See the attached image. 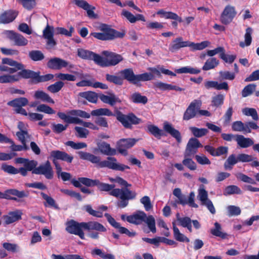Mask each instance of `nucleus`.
<instances>
[{"mask_svg": "<svg viewBox=\"0 0 259 259\" xmlns=\"http://www.w3.org/2000/svg\"><path fill=\"white\" fill-rule=\"evenodd\" d=\"M235 141L239 147L241 148H246L252 146L254 141L252 139L245 138L241 135H236Z\"/></svg>", "mask_w": 259, "mask_h": 259, "instance_id": "nucleus-25", "label": "nucleus"}, {"mask_svg": "<svg viewBox=\"0 0 259 259\" xmlns=\"http://www.w3.org/2000/svg\"><path fill=\"white\" fill-rule=\"evenodd\" d=\"M83 229L89 231L95 230L98 232H105L106 231V229L101 224L95 221L83 222Z\"/></svg>", "mask_w": 259, "mask_h": 259, "instance_id": "nucleus-26", "label": "nucleus"}, {"mask_svg": "<svg viewBox=\"0 0 259 259\" xmlns=\"http://www.w3.org/2000/svg\"><path fill=\"white\" fill-rule=\"evenodd\" d=\"M36 110L48 114H53L55 113V111L54 110L46 104L39 105L37 106Z\"/></svg>", "mask_w": 259, "mask_h": 259, "instance_id": "nucleus-59", "label": "nucleus"}, {"mask_svg": "<svg viewBox=\"0 0 259 259\" xmlns=\"http://www.w3.org/2000/svg\"><path fill=\"white\" fill-rule=\"evenodd\" d=\"M242 113L246 116H250L254 120L258 119V116L256 110L252 108H245L242 109Z\"/></svg>", "mask_w": 259, "mask_h": 259, "instance_id": "nucleus-56", "label": "nucleus"}, {"mask_svg": "<svg viewBox=\"0 0 259 259\" xmlns=\"http://www.w3.org/2000/svg\"><path fill=\"white\" fill-rule=\"evenodd\" d=\"M5 34L10 40L14 41L16 46H25L28 44V40L19 33L8 30L5 32Z\"/></svg>", "mask_w": 259, "mask_h": 259, "instance_id": "nucleus-16", "label": "nucleus"}, {"mask_svg": "<svg viewBox=\"0 0 259 259\" xmlns=\"http://www.w3.org/2000/svg\"><path fill=\"white\" fill-rule=\"evenodd\" d=\"M34 97L36 99H40L42 101L46 102L49 103H54V101L50 96L43 91H37L35 92Z\"/></svg>", "mask_w": 259, "mask_h": 259, "instance_id": "nucleus-36", "label": "nucleus"}, {"mask_svg": "<svg viewBox=\"0 0 259 259\" xmlns=\"http://www.w3.org/2000/svg\"><path fill=\"white\" fill-rule=\"evenodd\" d=\"M176 71L178 73H190L192 74H196L200 72V70L199 69L190 66L182 67L177 69Z\"/></svg>", "mask_w": 259, "mask_h": 259, "instance_id": "nucleus-47", "label": "nucleus"}, {"mask_svg": "<svg viewBox=\"0 0 259 259\" xmlns=\"http://www.w3.org/2000/svg\"><path fill=\"white\" fill-rule=\"evenodd\" d=\"M66 231L70 234L78 236L81 239H84V233L83 231V222L78 223L71 220L66 224Z\"/></svg>", "mask_w": 259, "mask_h": 259, "instance_id": "nucleus-6", "label": "nucleus"}, {"mask_svg": "<svg viewBox=\"0 0 259 259\" xmlns=\"http://www.w3.org/2000/svg\"><path fill=\"white\" fill-rule=\"evenodd\" d=\"M18 12L15 10H9L0 14V23L8 24L13 22L18 16Z\"/></svg>", "mask_w": 259, "mask_h": 259, "instance_id": "nucleus-23", "label": "nucleus"}, {"mask_svg": "<svg viewBox=\"0 0 259 259\" xmlns=\"http://www.w3.org/2000/svg\"><path fill=\"white\" fill-rule=\"evenodd\" d=\"M91 114L92 116H102L105 115L108 116H112L113 113L107 108H99L96 110H92Z\"/></svg>", "mask_w": 259, "mask_h": 259, "instance_id": "nucleus-46", "label": "nucleus"}, {"mask_svg": "<svg viewBox=\"0 0 259 259\" xmlns=\"http://www.w3.org/2000/svg\"><path fill=\"white\" fill-rule=\"evenodd\" d=\"M190 130L196 137H201L206 135L208 133V130L206 128H199L196 127H190Z\"/></svg>", "mask_w": 259, "mask_h": 259, "instance_id": "nucleus-53", "label": "nucleus"}, {"mask_svg": "<svg viewBox=\"0 0 259 259\" xmlns=\"http://www.w3.org/2000/svg\"><path fill=\"white\" fill-rule=\"evenodd\" d=\"M232 130L235 132H242L244 133H250V131L245 124H244L241 121H236L234 122L232 125Z\"/></svg>", "mask_w": 259, "mask_h": 259, "instance_id": "nucleus-38", "label": "nucleus"}, {"mask_svg": "<svg viewBox=\"0 0 259 259\" xmlns=\"http://www.w3.org/2000/svg\"><path fill=\"white\" fill-rule=\"evenodd\" d=\"M102 32H92L91 35L102 40H111L110 27L106 24H101L99 28Z\"/></svg>", "mask_w": 259, "mask_h": 259, "instance_id": "nucleus-19", "label": "nucleus"}, {"mask_svg": "<svg viewBox=\"0 0 259 259\" xmlns=\"http://www.w3.org/2000/svg\"><path fill=\"white\" fill-rule=\"evenodd\" d=\"M210 233L213 235L222 239H226L228 236V234L222 231L221 225L218 222L214 224V228L210 230Z\"/></svg>", "mask_w": 259, "mask_h": 259, "instance_id": "nucleus-32", "label": "nucleus"}, {"mask_svg": "<svg viewBox=\"0 0 259 259\" xmlns=\"http://www.w3.org/2000/svg\"><path fill=\"white\" fill-rule=\"evenodd\" d=\"M2 63L4 64H8L12 67H18V69H23V65L14 60L9 58H4L2 60Z\"/></svg>", "mask_w": 259, "mask_h": 259, "instance_id": "nucleus-61", "label": "nucleus"}, {"mask_svg": "<svg viewBox=\"0 0 259 259\" xmlns=\"http://www.w3.org/2000/svg\"><path fill=\"white\" fill-rule=\"evenodd\" d=\"M201 104V102L199 100H195L192 102L184 114L183 119L188 120L194 118L198 113Z\"/></svg>", "mask_w": 259, "mask_h": 259, "instance_id": "nucleus-14", "label": "nucleus"}, {"mask_svg": "<svg viewBox=\"0 0 259 259\" xmlns=\"http://www.w3.org/2000/svg\"><path fill=\"white\" fill-rule=\"evenodd\" d=\"M253 32V30L251 27H248L246 29L245 34L244 35L245 42H240V46L244 48L245 46H249L252 41L251 35Z\"/></svg>", "mask_w": 259, "mask_h": 259, "instance_id": "nucleus-40", "label": "nucleus"}, {"mask_svg": "<svg viewBox=\"0 0 259 259\" xmlns=\"http://www.w3.org/2000/svg\"><path fill=\"white\" fill-rule=\"evenodd\" d=\"M110 195L116 197H119L121 201L118 203V206L123 208L128 204V200L134 199L137 193L131 191L128 188L114 189L110 192Z\"/></svg>", "mask_w": 259, "mask_h": 259, "instance_id": "nucleus-2", "label": "nucleus"}, {"mask_svg": "<svg viewBox=\"0 0 259 259\" xmlns=\"http://www.w3.org/2000/svg\"><path fill=\"white\" fill-rule=\"evenodd\" d=\"M126 221L130 223L135 225H140L145 223L152 233H155L156 232L154 218L151 215H147L144 211H139L132 215L127 216Z\"/></svg>", "mask_w": 259, "mask_h": 259, "instance_id": "nucleus-1", "label": "nucleus"}, {"mask_svg": "<svg viewBox=\"0 0 259 259\" xmlns=\"http://www.w3.org/2000/svg\"><path fill=\"white\" fill-rule=\"evenodd\" d=\"M32 173L36 175H44L45 178L51 180L54 177V171L51 163L47 161L45 163L39 165L37 167L34 169Z\"/></svg>", "mask_w": 259, "mask_h": 259, "instance_id": "nucleus-8", "label": "nucleus"}, {"mask_svg": "<svg viewBox=\"0 0 259 259\" xmlns=\"http://www.w3.org/2000/svg\"><path fill=\"white\" fill-rule=\"evenodd\" d=\"M256 85L254 83L249 84L245 86L242 91V96L246 97L251 95L255 91Z\"/></svg>", "mask_w": 259, "mask_h": 259, "instance_id": "nucleus-50", "label": "nucleus"}, {"mask_svg": "<svg viewBox=\"0 0 259 259\" xmlns=\"http://www.w3.org/2000/svg\"><path fill=\"white\" fill-rule=\"evenodd\" d=\"M15 74L19 76V80L21 77L24 78H33L34 79L38 77L37 72H35L30 70L23 69L21 71H20Z\"/></svg>", "mask_w": 259, "mask_h": 259, "instance_id": "nucleus-34", "label": "nucleus"}, {"mask_svg": "<svg viewBox=\"0 0 259 259\" xmlns=\"http://www.w3.org/2000/svg\"><path fill=\"white\" fill-rule=\"evenodd\" d=\"M50 156L53 158V161L55 166L56 173L58 176H59L61 173L63 172V171H62L61 166L59 164L58 162L57 161V160H61L67 163H71L73 159V157L72 156L68 154L65 152L59 150H54L51 151L50 153Z\"/></svg>", "mask_w": 259, "mask_h": 259, "instance_id": "nucleus-3", "label": "nucleus"}, {"mask_svg": "<svg viewBox=\"0 0 259 259\" xmlns=\"http://www.w3.org/2000/svg\"><path fill=\"white\" fill-rule=\"evenodd\" d=\"M67 113L72 116H77L83 118H89L91 115L81 110H71L68 111Z\"/></svg>", "mask_w": 259, "mask_h": 259, "instance_id": "nucleus-52", "label": "nucleus"}, {"mask_svg": "<svg viewBox=\"0 0 259 259\" xmlns=\"http://www.w3.org/2000/svg\"><path fill=\"white\" fill-rule=\"evenodd\" d=\"M3 247L7 251L14 253L17 252L19 249V246L17 244L8 242L4 243Z\"/></svg>", "mask_w": 259, "mask_h": 259, "instance_id": "nucleus-64", "label": "nucleus"}, {"mask_svg": "<svg viewBox=\"0 0 259 259\" xmlns=\"http://www.w3.org/2000/svg\"><path fill=\"white\" fill-rule=\"evenodd\" d=\"M116 118L126 128H131L132 124H138L140 121V119L133 114L125 115L120 112L117 113Z\"/></svg>", "mask_w": 259, "mask_h": 259, "instance_id": "nucleus-9", "label": "nucleus"}, {"mask_svg": "<svg viewBox=\"0 0 259 259\" xmlns=\"http://www.w3.org/2000/svg\"><path fill=\"white\" fill-rule=\"evenodd\" d=\"M74 73L77 75L80 79L85 78L76 83L77 87H92L94 88H100L101 89H107L108 88V86L106 84L96 81L94 78L90 77L89 79H87L86 78L89 76L88 74L84 75L77 72H74Z\"/></svg>", "mask_w": 259, "mask_h": 259, "instance_id": "nucleus-5", "label": "nucleus"}, {"mask_svg": "<svg viewBox=\"0 0 259 259\" xmlns=\"http://www.w3.org/2000/svg\"><path fill=\"white\" fill-rule=\"evenodd\" d=\"M148 131L150 134L153 135L157 139H160L162 136H164L163 131L159 128L158 126L153 125L149 124L147 125Z\"/></svg>", "mask_w": 259, "mask_h": 259, "instance_id": "nucleus-35", "label": "nucleus"}, {"mask_svg": "<svg viewBox=\"0 0 259 259\" xmlns=\"http://www.w3.org/2000/svg\"><path fill=\"white\" fill-rule=\"evenodd\" d=\"M57 78L61 80L75 81L76 77L72 74L68 73H59L56 74Z\"/></svg>", "mask_w": 259, "mask_h": 259, "instance_id": "nucleus-60", "label": "nucleus"}, {"mask_svg": "<svg viewBox=\"0 0 259 259\" xmlns=\"http://www.w3.org/2000/svg\"><path fill=\"white\" fill-rule=\"evenodd\" d=\"M163 129L164 131L175 138L178 142H181V136L180 133L179 131L176 130L170 123L167 121L164 122L163 123Z\"/></svg>", "mask_w": 259, "mask_h": 259, "instance_id": "nucleus-28", "label": "nucleus"}, {"mask_svg": "<svg viewBox=\"0 0 259 259\" xmlns=\"http://www.w3.org/2000/svg\"><path fill=\"white\" fill-rule=\"evenodd\" d=\"M54 28L52 26L47 25L43 30L42 35L47 40L48 49H53L56 45V41L54 38Z\"/></svg>", "mask_w": 259, "mask_h": 259, "instance_id": "nucleus-13", "label": "nucleus"}, {"mask_svg": "<svg viewBox=\"0 0 259 259\" xmlns=\"http://www.w3.org/2000/svg\"><path fill=\"white\" fill-rule=\"evenodd\" d=\"M176 218L179 222V224L184 228H186L190 232H192V223L196 229H199L201 227V225L197 220H191L189 217H180L179 213H177Z\"/></svg>", "mask_w": 259, "mask_h": 259, "instance_id": "nucleus-12", "label": "nucleus"}, {"mask_svg": "<svg viewBox=\"0 0 259 259\" xmlns=\"http://www.w3.org/2000/svg\"><path fill=\"white\" fill-rule=\"evenodd\" d=\"M184 159L182 161L183 164L191 170L196 169V164L195 162L190 158V156H186L184 154Z\"/></svg>", "mask_w": 259, "mask_h": 259, "instance_id": "nucleus-48", "label": "nucleus"}, {"mask_svg": "<svg viewBox=\"0 0 259 259\" xmlns=\"http://www.w3.org/2000/svg\"><path fill=\"white\" fill-rule=\"evenodd\" d=\"M138 140L134 138L122 139L117 143V149L121 154L126 156L128 153L127 149L133 147Z\"/></svg>", "mask_w": 259, "mask_h": 259, "instance_id": "nucleus-11", "label": "nucleus"}, {"mask_svg": "<svg viewBox=\"0 0 259 259\" xmlns=\"http://www.w3.org/2000/svg\"><path fill=\"white\" fill-rule=\"evenodd\" d=\"M28 103V100L26 98L21 97L15 99L8 102V104L10 106L16 108L25 106Z\"/></svg>", "mask_w": 259, "mask_h": 259, "instance_id": "nucleus-37", "label": "nucleus"}, {"mask_svg": "<svg viewBox=\"0 0 259 259\" xmlns=\"http://www.w3.org/2000/svg\"><path fill=\"white\" fill-rule=\"evenodd\" d=\"M103 167H108L111 169L120 171L130 168L127 165L118 163L116 158L113 157H108L107 160L101 161L100 162L99 168Z\"/></svg>", "mask_w": 259, "mask_h": 259, "instance_id": "nucleus-7", "label": "nucleus"}, {"mask_svg": "<svg viewBox=\"0 0 259 259\" xmlns=\"http://www.w3.org/2000/svg\"><path fill=\"white\" fill-rule=\"evenodd\" d=\"M190 46L189 41H183L182 37H178L173 40L171 44L169 46V50L172 52H175L182 48L189 47Z\"/></svg>", "mask_w": 259, "mask_h": 259, "instance_id": "nucleus-24", "label": "nucleus"}, {"mask_svg": "<svg viewBox=\"0 0 259 259\" xmlns=\"http://www.w3.org/2000/svg\"><path fill=\"white\" fill-rule=\"evenodd\" d=\"M77 55L83 59L93 60L98 65H99L100 60L101 59V56L92 51L82 49H78Z\"/></svg>", "mask_w": 259, "mask_h": 259, "instance_id": "nucleus-17", "label": "nucleus"}, {"mask_svg": "<svg viewBox=\"0 0 259 259\" xmlns=\"http://www.w3.org/2000/svg\"><path fill=\"white\" fill-rule=\"evenodd\" d=\"M199 147H202V145L199 142V140L195 138H191L187 145L185 151L184 152L186 156H192L197 152Z\"/></svg>", "mask_w": 259, "mask_h": 259, "instance_id": "nucleus-15", "label": "nucleus"}, {"mask_svg": "<svg viewBox=\"0 0 259 259\" xmlns=\"http://www.w3.org/2000/svg\"><path fill=\"white\" fill-rule=\"evenodd\" d=\"M68 65V62L57 57L51 59L47 63V66L49 68L54 70H60Z\"/></svg>", "mask_w": 259, "mask_h": 259, "instance_id": "nucleus-21", "label": "nucleus"}, {"mask_svg": "<svg viewBox=\"0 0 259 259\" xmlns=\"http://www.w3.org/2000/svg\"><path fill=\"white\" fill-rule=\"evenodd\" d=\"M105 215L110 225H112L113 227L118 229L120 233L125 234L128 237H134L136 235L135 232H131L126 228L121 227L120 224L117 222L115 219L113 218L110 214L106 213Z\"/></svg>", "mask_w": 259, "mask_h": 259, "instance_id": "nucleus-18", "label": "nucleus"}, {"mask_svg": "<svg viewBox=\"0 0 259 259\" xmlns=\"http://www.w3.org/2000/svg\"><path fill=\"white\" fill-rule=\"evenodd\" d=\"M19 80V76L16 74H5L0 76V83H12Z\"/></svg>", "mask_w": 259, "mask_h": 259, "instance_id": "nucleus-41", "label": "nucleus"}, {"mask_svg": "<svg viewBox=\"0 0 259 259\" xmlns=\"http://www.w3.org/2000/svg\"><path fill=\"white\" fill-rule=\"evenodd\" d=\"M154 78V75L152 73L146 72L137 75V83L139 81H145L152 80Z\"/></svg>", "mask_w": 259, "mask_h": 259, "instance_id": "nucleus-57", "label": "nucleus"}, {"mask_svg": "<svg viewBox=\"0 0 259 259\" xmlns=\"http://www.w3.org/2000/svg\"><path fill=\"white\" fill-rule=\"evenodd\" d=\"M219 61L215 58H211L207 60L202 67L203 70H209L218 65Z\"/></svg>", "mask_w": 259, "mask_h": 259, "instance_id": "nucleus-45", "label": "nucleus"}, {"mask_svg": "<svg viewBox=\"0 0 259 259\" xmlns=\"http://www.w3.org/2000/svg\"><path fill=\"white\" fill-rule=\"evenodd\" d=\"M172 229L174 237L177 241L182 242H189L190 241L189 239L180 231L178 228L176 227L175 222H172Z\"/></svg>", "mask_w": 259, "mask_h": 259, "instance_id": "nucleus-30", "label": "nucleus"}, {"mask_svg": "<svg viewBox=\"0 0 259 259\" xmlns=\"http://www.w3.org/2000/svg\"><path fill=\"white\" fill-rule=\"evenodd\" d=\"M197 199L201 202V204L209 200L208 193L203 185H201L198 190Z\"/></svg>", "mask_w": 259, "mask_h": 259, "instance_id": "nucleus-43", "label": "nucleus"}, {"mask_svg": "<svg viewBox=\"0 0 259 259\" xmlns=\"http://www.w3.org/2000/svg\"><path fill=\"white\" fill-rule=\"evenodd\" d=\"M22 214V210L19 209L10 211L7 214L3 216L4 223L6 225H9L15 223L21 219Z\"/></svg>", "mask_w": 259, "mask_h": 259, "instance_id": "nucleus-20", "label": "nucleus"}, {"mask_svg": "<svg viewBox=\"0 0 259 259\" xmlns=\"http://www.w3.org/2000/svg\"><path fill=\"white\" fill-rule=\"evenodd\" d=\"M224 96L223 95H218L212 97V105L215 107L221 106L224 103Z\"/></svg>", "mask_w": 259, "mask_h": 259, "instance_id": "nucleus-63", "label": "nucleus"}, {"mask_svg": "<svg viewBox=\"0 0 259 259\" xmlns=\"http://www.w3.org/2000/svg\"><path fill=\"white\" fill-rule=\"evenodd\" d=\"M19 4L27 10H30L36 5L35 0H16Z\"/></svg>", "mask_w": 259, "mask_h": 259, "instance_id": "nucleus-55", "label": "nucleus"}, {"mask_svg": "<svg viewBox=\"0 0 259 259\" xmlns=\"http://www.w3.org/2000/svg\"><path fill=\"white\" fill-rule=\"evenodd\" d=\"M102 54L106 57H101L100 60L99 65L102 67L115 66L123 60V58L120 55L113 52L104 51Z\"/></svg>", "mask_w": 259, "mask_h": 259, "instance_id": "nucleus-4", "label": "nucleus"}, {"mask_svg": "<svg viewBox=\"0 0 259 259\" xmlns=\"http://www.w3.org/2000/svg\"><path fill=\"white\" fill-rule=\"evenodd\" d=\"M66 145L70 146L71 148L74 149H80L82 148H86L87 147V145L83 142H79V143H75L71 141H67L65 143Z\"/></svg>", "mask_w": 259, "mask_h": 259, "instance_id": "nucleus-62", "label": "nucleus"}, {"mask_svg": "<svg viewBox=\"0 0 259 259\" xmlns=\"http://www.w3.org/2000/svg\"><path fill=\"white\" fill-rule=\"evenodd\" d=\"M100 100L104 103L113 106L117 102H120V100L113 93H109L105 95L101 94L99 96Z\"/></svg>", "mask_w": 259, "mask_h": 259, "instance_id": "nucleus-29", "label": "nucleus"}, {"mask_svg": "<svg viewBox=\"0 0 259 259\" xmlns=\"http://www.w3.org/2000/svg\"><path fill=\"white\" fill-rule=\"evenodd\" d=\"M79 95L81 97L87 99L92 103H96L98 100L97 94L93 92H81Z\"/></svg>", "mask_w": 259, "mask_h": 259, "instance_id": "nucleus-42", "label": "nucleus"}, {"mask_svg": "<svg viewBox=\"0 0 259 259\" xmlns=\"http://www.w3.org/2000/svg\"><path fill=\"white\" fill-rule=\"evenodd\" d=\"M239 162L238 156L235 154L230 155L224 163V167L226 169H231L232 166Z\"/></svg>", "mask_w": 259, "mask_h": 259, "instance_id": "nucleus-44", "label": "nucleus"}, {"mask_svg": "<svg viewBox=\"0 0 259 259\" xmlns=\"http://www.w3.org/2000/svg\"><path fill=\"white\" fill-rule=\"evenodd\" d=\"M210 44L208 41H203L200 43H194L190 41L189 47L192 48L193 50H202Z\"/></svg>", "mask_w": 259, "mask_h": 259, "instance_id": "nucleus-51", "label": "nucleus"}, {"mask_svg": "<svg viewBox=\"0 0 259 259\" xmlns=\"http://www.w3.org/2000/svg\"><path fill=\"white\" fill-rule=\"evenodd\" d=\"M100 152L106 155H114L116 153V150L112 149L109 144L106 142H102L98 145Z\"/></svg>", "mask_w": 259, "mask_h": 259, "instance_id": "nucleus-31", "label": "nucleus"}, {"mask_svg": "<svg viewBox=\"0 0 259 259\" xmlns=\"http://www.w3.org/2000/svg\"><path fill=\"white\" fill-rule=\"evenodd\" d=\"M120 74L125 79L134 83H137V75H135L132 69H125L121 71Z\"/></svg>", "mask_w": 259, "mask_h": 259, "instance_id": "nucleus-33", "label": "nucleus"}, {"mask_svg": "<svg viewBox=\"0 0 259 259\" xmlns=\"http://www.w3.org/2000/svg\"><path fill=\"white\" fill-rule=\"evenodd\" d=\"M78 154L81 159L88 160L92 163L96 164V166L99 168V164L101 161L100 157L83 151H79Z\"/></svg>", "mask_w": 259, "mask_h": 259, "instance_id": "nucleus-27", "label": "nucleus"}, {"mask_svg": "<svg viewBox=\"0 0 259 259\" xmlns=\"http://www.w3.org/2000/svg\"><path fill=\"white\" fill-rule=\"evenodd\" d=\"M242 191L239 187L236 185H230L226 187L224 191V195L225 196L233 194H241Z\"/></svg>", "mask_w": 259, "mask_h": 259, "instance_id": "nucleus-39", "label": "nucleus"}, {"mask_svg": "<svg viewBox=\"0 0 259 259\" xmlns=\"http://www.w3.org/2000/svg\"><path fill=\"white\" fill-rule=\"evenodd\" d=\"M236 14L235 8L233 6L228 5L221 13L220 21L224 24H228L232 21Z\"/></svg>", "mask_w": 259, "mask_h": 259, "instance_id": "nucleus-10", "label": "nucleus"}, {"mask_svg": "<svg viewBox=\"0 0 259 259\" xmlns=\"http://www.w3.org/2000/svg\"><path fill=\"white\" fill-rule=\"evenodd\" d=\"M64 85V83L62 81H59L48 86L47 89L52 93H56L59 92L63 87Z\"/></svg>", "mask_w": 259, "mask_h": 259, "instance_id": "nucleus-54", "label": "nucleus"}, {"mask_svg": "<svg viewBox=\"0 0 259 259\" xmlns=\"http://www.w3.org/2000/svg\"><path fill=\"white\" fill-rule=\"evenodd\" d=\"M131 100L135 103H142L146 104L148 99L146 96H142L139 93H134L131 96Z\"/></svg>", "mask_w": 259, "mask_h": 259, "instance_id": "nucleus-49", "label": "nucleus"}, {"mask_svg": "<svg viewBox=\"0 0 259 259\" xmlns=\"http://www.w3.org/2000/svg\"><path fill=\"white\" fill-rule=\"evenodd\" d=\"M11 195L16 196L20 198L27 196V194L24 191H19L16 189H9L6 190L4 193L0 192V198L17 200L16 198L12 197Z\"/></svg>", "mask_w": 259, "mask_h": 259, "instance_id": "nucleus-22", "label": "nucleus"}, {"mask_svg": "<svg viewBox=\"0 0 259 259\" xmlns=\"http://www.w3.org/2000/svg\"><path fill=\"white\" fill-rule=\"evenodd\" d=\"M29 56L34 61L42 60L45 58L44 54L40 51H32L29 52Z\"/></svg>", "mask_w": 259, "mask_h": 259, "instance_id": "nucleus-58", "label": "nucleus"}]
</instances>
